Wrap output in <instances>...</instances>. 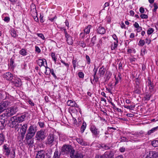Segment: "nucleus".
I'll use <instances>...</instances> for the list:
<instances>
[{
    "label": "nucleus",
    "mask_w": 158,
    "mask_h": 158,
    "mask_svg": "<svg viewBox=\"0 0 158 158\" xmlns=\"http://www.w3.org/2000/svg\"><path fill=\"white\" fill-rule=\"evenodd\" d=\"M26 116V114H24L20 116H14L11 117L10 121V127L13 128L16 127L18 126H22V124H19L18 123H21L24 121Z\"/></svg>",
    "instance_id": "obj_1"
},
{
    "label": "nucleus",
    "mask_w": 158,
    "mask_h": 158,
    "mask_svg": "<svg viewBox=\"0 0 158 158\" xmlns=\"http://www.w3.org/2000/svg\"><path fill=\"white\" fill-rule=\"evenodd\" d=\"M73 152H75V151L71 145H64L61 148L60 153L62 155H67L69 153L70 155Z\"/></svg>",
    "instance_id": "obj_2"
},
{
    "label": "nucleus",
    "mask_w": 158,
    "mask_h": 158,
    "mask_svg": "<svg viewBox=\"0 0 158 158\" xmlns=\"http://www.w3.org/2000/svg\"><path fill=\"white\" fill-rule=\"evenodd\" d=\"M37 131L36 127L34 125H31L27 130L26 135V138L28 139L32 138L35 135Z\"/></svg>",
    "instance_id": "obj_3"
},
{
    "label": "nucleus",
    "mask_w": 158,
    "mask_h": 158,
    "mask_svg": "<svg viewBox=\"0 0 158 158\" xmlns=\"http://www.w3.org/2000/svg\"><path fill=\"white\" fill-rule=\"evenodd\" d=\"M47 143L50 147H52L54 144H56V146L57 142L55 138V135L53 134H50L48 136Z\"/></svg>",
    "instance_id": "obj_4"
},
{
    "label": "nucleus",
    "mask_w": 158,
    "mask_h": 158,
    "mask_svg": "<svg viewBox=\"0 0 158 158\" xmlns=\"http://www.w3.org/2000/svg\"><path fill=\"white\" fill-rule=\"evenodd\" d=\"M114 156V153L110 151H106L102 155H97L95 156L98 158H113Z\"/></svg>",
    "instance_id": "obj_5"
},
{
    "label": "nucleus",
    "mask_w": 158,
    "mask_h": 158,
    "mask_svg": "<svg viewBox=\"0 0 158 158\" xmlns=\"http://www.w3.org/2000/svg\"><path fill=\"white\" fill-rule=\"evenodd\" d=\"M46 137V133L43 131H40L37 132L35 136L37 140L40 141L43 140Z\"/></svg>",
    "instance_id": "obj_6"
},
{
    "label": "nucleus",
    "mask_w": 158,
    "mask_h": 158,
    "mask_svg": "<svg viewBox=\"0 0 158 158\" xmlns=\"http://www.w3.org/2000/svg\"><path fill=\"white\" fill-rule=\"evenodd\" d=\"M18 111L16 107H11L6 112L7 114V116L11 117L16 113Z\"/></svg>",
    "instance_id": "obj_7"
},
{
    "label": "nucleus",
    "mask_w": 158,
    "mask_h": 158,
    "mask_svg": "<svg viewBox=\"0 0 158 158\" xmlns=\"http://www.w3.org/2000/svg\"><path fill=\"white\" fill-rule=\"evenodd\" d=\"M2 151L4 155L8 156L10 153V149L9 146L7 144H5L3 146Z\"/></svg>",
    "instance_id": "obj_8"
},
{
    "label": "nucleus",
    "mask_w": 158,
    "mask_h": 158,
    "mask_svg": "<svg viewBox=\"0 0 158 158\" xmlns=\"http://www.w3.org/2000/svg\"><path fill=\"white\" fill-rule=\"evenodd\" d=\"M27 128V123L24 124L22 126L20 130L22 131L21 133V137L23 139L25 136Z\"/></svg>",
    "instance_id": "obj_9"
},
{
    "label": "nucleus",
    "mask_w": 158,
    "mask_h": 158,
    "mask_svg": "<svg viewBox=\"0 0 158 158\" xmlns=\"http://www.w3.org/2000/svg\"><path fill=\"white\" fill-rule=\"evenodd\" d=\"M90 130L93 135L95 136H97L99 134V131L95 126H91Z\"/></svg>",
    "instance_id": "obj_10"
},
{
    "label": "nucleus",
    "mask_w": 158,
    "mask_h": 158,
    "mask_svg": "<svg viewBox=\"0 0 158 158\" xmlns=\"http://www.w3.org/2000/svg\"><path fill=\"white\" fill-rule=\"evenodd\" d=\"M13 84L16 86L18 87L20 86L21 85V80L19 78L15 77L11 81Z\"/></svg>",
    "instance_id": "obj_11"
},
{
    "label": "nucleus",
    "mask_w": 158,
    "mask_h": 158,
    "mask_svg": "<svg viewBox=\"0 0 158 158\" xmlns=\"http://www.w3.org/2000/svg\"><path fill=\"white\" fill-rule=\"evenodd\" d=\"M36 158H50L48 156H45L44 151L43 150H41L38 151L36 155Z\"/></svg>",
    "instance_id": "obj_12"
},
{
    "label": "nucleus",
    "mask_w": 158,
    "mask_h": 158,
    "mask_svg": "<svg viewBox=\"0 0 158 158\" xmlns=\"http://www.w3.org/2000/svg\"><path fill=\"white\" fill-rule=\"evenodd\" d=\"M71 158H83V154L81 153L73 152L70 154Z\"/></svg>",
    "instance_id": "obj_13"
},
{
    "label": "nucleus",
    "mask_w": 158,
    "mask_h": 158,
    "mask_svg": "<svg viewBox=\"0 0 158 158\" xmlns=\"http://www.w3.org/2000/svg\"><path fill=\"white\" fill-rule=\"evenodd\" d=\"M3 78L6 79L11 81L13 78V75L10 72H6L3 75Z\"/></svg>",
    "instance_id": "obj_14"
},
{
    "label": "nucleus",
    "mask_w": 158,
    "mask_h": 158,
    "mask_svg": "<svg viewBox=\"0 0 158 158\" xmlns=\"http://www.w3.org/2000/svg\"><path fill=\"white\" fill-rule=\"evenodd\" d=\"M67 104L68 106L71 107H75L79 108V106L74 101L72 100H68L67 102Z\"/></svg>",
    "instance_id": "obj_15"
},
{
    "label": "nucleus",
    "mask_w": 158,
    "mask_h": 158,
    "mask_svg": "<svg viewBox=\"0 0 158 158\" xmlns=\"http://www.w3.org/2000/svg\"><path fill=\"white\" fill-rule=\"evenodd\" d=\"M147 82L148 85L149 86V89L151 92H152L153 91L154 87L153 83L152 81L150 78H148Z\"/></svg>",
    "instance_id": "obj_16"
},
{
    "label": "nucleus",
    "mask_w": 158,
    "mask_h": 158,
    "mask_svg": "<svg viewBox=\"0 0 158 158\" xmlns=\"http://www.w3.org/2000/svg\"><path fill=\"white\" fill-rule=\"evenodd\" d=\"M25 139L28 145L29 146V147H32L34 145V139H33L30 138L28 139L26 138V136L25 137Z\"/></svg>",
    "instance_id": "obj_17"
},
{
    "label": "nucleus",
    "mask_w": 158,
    "mask_h": 158,
    "mask_svg": "<svg viewBox=\"0 0 158 158\" xmlns=\"http://www.w3.org/2000/svg\"><path fill=\"white\" fill-rule=\"evenodd\" d=\"M77 142L80 145L83 146H86L88 145L87 142L83 140L81 138H77L76 139Z\"/></svg>",
    "instance_id": "obj_18"
},
{
    "label": "nucleus",
    "mask_w": 158,
    "mask_h": 158,
    "mask_svg": "<svg viewBox=\"0 0 158 158\" xmlns=\"http://www.w3.org/2000/svg\"><path fill=\"white\" fill-rule=\"evenodd\" d=\"M92 26L90 25H88L86 27L85 29L84 30V33H81V35H83L82 36V38H83L85 36L84 34L85 33L86 34H88L89 32L90 29L91 28Z\"/></svg>",
    "instance_id": "obj_19"
},
{
    "label": "nucleus",
    "mask_w": 158,
    "mask_h": 158,
    "mask_svg": "<svg viewBox=\"0 0 158 158\" xmlns=\"http://www.w3.org/2000/svg\"><path fill=\"white\" fill-rule=\"evenodd\" d=\"M97 31L98 33L101 34H104L106 32L105 28L101 26L97 27Z\"/></svg>",
    "instance_id": "obj_20"
},
{
    "label": "nucleus",
    "mask_w": 158,
    "mask_h": 158,
    "mask_svg": "<svg viewBox=\"0 0 158 158\" xmlns=\"http://www.w3.org/2000/svg\"><path fill=\"white\" fill-rule=\"evenodd\" d=\"M65 37L66 39L67 43L69 45H72L73 44V40L72 39V37L69 34L68 35V36L66 35Z\"/></svg>",
    "instance_id": "obj_21"
},
{
    "label": "nucleus",
    "mask_w": 158,
    "mask_h": 158,
    "mask_svg": "<svg viewBox=\"0 0 158 158\" xmlns=\"http://www.w3.org/2000/svg\"><path fill=\"white\" fill-rule=\"evenodd\" d=\"M46 62V63L47 64V61L46 60L44 59H39L37 61V64L40 66H42L44 65V62Z\"/></svg>",
    "instance_id": "obj_22"
},
{
    "label": "nucleus",
    "mask_w": 158,
    "mask_h": 158,
    "mask_svg": "<svg viewBox=\"0 0 158 158\" xmlns=\"http://www.w3.org/2000/svg\"><path fill=\"white\" fill-rule=\"evenodd\" d=\"M132 135H133V136L131 137V139L133 140V138L134 137H141L143 136V133L142 132H139V133H135L134 134H132Z\"/></svg>",
    "instance_id": "obj_23"
},
{
    "label": "nucleus",
    "mask_w": 158,
    "mask_h": 158,
    "mask_svg": "<svg viewBox=\"0 0 158 158\" xmlns=\"http://www.w3.org/2000/svg\"><path fill=\"white\" fill-rule=\"evenodd\" d=\"M5 140V135L2 133H0V145L2 144Z\"/></svg>",
    "instance_id": "obj_24"
},
{
    "label": "nucleus",
    "mask_w": 158,
    "mask_h": 158,
    "mask_svg": "<svg viewBox=\"0 0 158 158\" xmlns=\"http://www.w3.org/2000/svg\"><path fill=\"white\" fill-rule=\"evenodd\" d=\"M10 104V102L8 101H3L0 103V104L2 105V106L6 109V108L9 106Z\"/></svg>",
    "instance_id": "obj_25"
},
{
    "label": "nucleus",
    "mask_w": 158,
    "mask_h": 158,
    "mask_svg": "<svg viewBox=\"0 0 158 158\" xmlns=\"http://www.w3.org/2000/svg\"><path fill=\"white\" fill-rule=\"evenodd\" d=\"M106 69L103 66H102V67L100 68L98 72L100 75V77L103 76L105 72Z\"/></svg>",
    "instance_id": "obj_26"
},
{
    "label": "nucleus",
    "mask_w": 158,
    "mask_h": 158,
    "mask_svg": "<svg viewBox=\"0 0 158 158\" xmlns=\"http://www.w3.org/2000/svg\"><path fill=\"white\" fill-rule=\"evenodd\" d=\"M97 70L98 69H95V67L94 68V69L93 70V71L94 72V73L93 75L94 79L93 81H95V82H97L98 79V77H97L96 76V75L97 73Z\"/></svg>",
    "instance_id": "obj_27"
},
{
    "label": "nucleus",
    "mask_w": 158,
    "mask_h": 158,
    "mask_svg": "<svg viewBox=\"0 0 158 158\" xmlns=\"http://www.w3.org/2000/svg\"><path fill=\"white\" fill-rule=\"evenodd\" d=\"M7 116V114L6 112L2 114L0 116V120H4L6 121L7 118L9 117Z\"/></svg>",
    "instance_id": "obj_28"
},
{
    "label": "nucleus",
    "mask_w": 158,
    "mask_h": 158,
    "mask_svg": "<svg viewBox=\"0 0 158 158\" xmlns=\"http://www.w3.org/2000/svg\"><path fill=\"white\" fill-rule=\"evenodd\" d=\"M158 128V127H156L152 128V129H151V130H150L149 131H148L147 133V134L148 135H150L151 134L157 131V130Z\"/></svg>",
    "instance_id": "obj_29"
},
{
    "label": "nucleus",
    "mask_w": 158,
    "mask_h": 158,
    "mask_svg": "<svg viewBox=\"0 0 158 158\" xmlns=\"http://www.w3.org/2000/svg\"><path fill=\"white\" fill-rule=\"evenodd\" d=\"M86 123L85 121L83 122L81 127V131L82 133H83L84 131L86 129Z\"/></svg>",
    "instance_id": "obj_30"
},
{
    "label": "nucleus",
    "mask_w": 158,
    "mask_h": 158,
    "mask_svg": "<svg viewBox=\"0 0 158 158\" xmlns=\"http://www.w3.org/2000/svg\"><path fill=\"white\" fill-rule=\"evenodd\" d=\"M6 93L5 92H0V101L2 99H4L6 98Z\"/></svg>",
    "instance_id": "obj_31"
},
{
    "label": "nucleus",
    "mask_w": 158,
    "mask_h": 158,
    "mask_svg": "<svg viewBox=\"0 0 158 158\" xmlns=\"http://www.w3.org/2000/svg\"><path fill=\"white\" fill-rule=\"evenodd\" d=\"M118 42H117V41L114 42V44H112L111 45V48L112 50L115 49L117 47Z\"/></svg>",
    "instance_id": "obj_32"
},
{
    "label": "nucleus",
    "mask_w": 158,
    "mask_h": 158,
    "mask_svg": "<svg viewBox=\"0 0 158 158\" xmlns=\"http://www.w3.org/2000/svg\"><path fill=\"white\" fill-rule=\"evenodd\" d=\"M151 144L154 147H158V140H155L153 141L152 142Z\"/></svg>",
    "instance_id": "obj_33"
},
{
    "label": "nucleus",
    "mask_w": 158,
    "mask_h": 158,
    "mask_svg": "<svg viewBox=\"0 0 158 158\" xmlns=\"http://www.w3.org/2000/svg\"><path fill=\"white\" fill-rule=\"evenodd\" d=\"M5 122L6 120H0V125H1L0 126V129H3L4 128V127H5Z\"/></svg>",
    "instance_id": "obj_34"
},
{
    "label": "nucleus",
    "mask_w": 158,
    "mask_h": 158,
    "mask_svg": "<svg viewBox=\"0 0 158 158\" xmlns=\"http://www.w3.org/2000/svg\"><path fill=\"white\" fill-rule=\"evenodd\" d=\"M153 158L158 157V151H151Z\"/></svg>",
    "instance_id": "obj_35"
},
{
    "label": "nucleus",
    "mask_w": 158,
    "mask_h": 158,
    "mask_svg": "<svg viewBox=\"0 0 158 158\" xmlns=\"http://www.w3.org/2000/svg\"><path fill=\"white\" fill-rule=\"evenodd\" d=\"M19 53L23 56H26L27 55V51L24 49H22L19 52Z\"/></svg>",
    "instance_id": "obj_36"
},
{
    "label": "nucleus",
    "mask_w": 158,
    "mask_h": 158,
    "mask_svg": "<svg viewBox=\"0 0 158 158\" xmlns=\"http://www.w3.org/2000/svg\"><path fill=\"white\" fill-rule=\"evenodd\" d=\"M11 34L12 36L14 37H15L17 36L16 31L14 29L11 31Z\"/></svg>",
    "instance_id": "obj_37"
},
{
    "label": "nucleus",
    "mask_w": 158,
    "mask_h": 158,
    "mask_svg": "<svg viewBox=\"0 0 158 158\" xmlns=\"http://www.w3.org/2000/svg\"><path fill=\"white\" fill-rule=\"evenodd\" d=\"M96 40V35H94L93 38L91 39V42L92 43V46H93L95 43V41Z\"/></svg>",
    "instance_id": "obj_38"
},
{
    "label": "nucleus",
    "mask_w": 158,
    "mask_h": 158,
    "mask_svg": "<svg viewBox=\"0 0 158 158\" xmlns=\"http://www.w3.org/2000/svg\"><path fill=\"white\" fill-rule=\"evenodd\" d=\"M51 56L52 57V59L55 61V63H56L57 60V58L55 56V54L54 52H52L51 53Z\"/></svg>",
    "instance_id": "obj_39"
},
{
    "label": "nucleus",
    "mask_w": 158,
    "mask_h": 158,
    "mask_svg": "<svg viewBox=\"0 0 158 158\" xmlns=\"http://www.w3.org/2000/svg\"><path fill=\"white\" fill-rule=\"evenodd\" d=\"M154 31V30L153 28L150 27L147 31V33L148 35L152 34Z\"/></svg>",
    "instance_id": "obj_40"
},
{
    "label": "nucleus",
    "mask_w": 158,
    "mask_h": 158,
    "mask_svg": "<svg viewBox=\"0 0 158 158\" xmlns=\"http://www.w3.org/2000/svg\"><path fill=\"white\" fill-rule=\"evenodd\" d=\"M145 158H153L151 151H150L149 153L147 154Z\"/></svg>",
    "instance_id": "obj_41"
},
{
    "label": "nucleus",
    "mask_w": 158,
    "mask_h": 158,
    "mask_svg": "<svg viewBox=\"0 0 158 158\" xmlns=\"http://www.w3.org/2000/svg\"><path fill=\"white\" fill-rule=\"evenodd\" d=\"M60 155V154L59 155L57 149L54 152L53 158H59Z\"/></svg>",
    "instance_id": "obj_42"
},
{
    "label": "nucleus",
    "mask_w": 158,
    "mask_h": 158,
    "mask_svg": "<svg viewBox=\"0 0 158 158\" xmlns=\"http://www.w3.org/2000/svg\"><path fill=\"white\" fill-rule=\"evenodd\" d=\"M101 147L102 148L106 150H108L110 148V147L109 146L105 144H102L101 146Z\"/></svg>",
    "instance_id": "obj_43"
},
{
    "label": "nucleus",
    "mask_w": 158,
    "mask_h": 158,
    "mask_svg": "<svg viewBox=\"0 0 158 158\" xmlns=\"http://www.w3.org/2000/svg\"><path fill=\"white\" fill-rule=\"evenodd\" d=\"M135 92L136 94H139L140 91L139 89V86H136L135 89Z\"/></svg>",
    "instance_id": "obj_44"
},
{
    "label": "nucleus",
    "mask_w": 158,
    "mask_h": 158,
    "mask_svg": "<svg viewBox=\"0 0 158 158\" xmlns=\"http://www.w3.org/2000/svg\"><path fill=\"white\" fill-rule=\"evenodd\" d=\"M153 6L154 7V9H153V11L154 12H156L158 8L157 4L156 3H154Z\"/></svg>",
    "instance_id": "obj_45"
},
{
    "label": "nucleus",
    "mask_w": 158,
    "mask_h": 158,
    "mask_svg": "<svg viewBox=\"0 0 158 158\" xmlns=\"http://www.w3.org/2000/svg\"><path fill=\"white\" fill-rule=\"evenodd\" d=\"M120 139L121 140L120 141L121 142H127L128 141V139L124 137H121Z\"/></svg>",
    "instance_id": "obj_46"
},
{
    "label": "nucleus",
    "mask_w": 158,
    "mask_h": 158,
    "mask_svg": "<svg viewBox=\"0 0 158 158\" xmlns=\"http://www.w3.org/2000/svg\"><path fill=\"white\" fill-rule=\"evenodd\" d=\"M145 42L144 40H140L139 43V45L141 46H143L145 44Z\"/></svg>",
    "instance_id": "obj_47"
},
{
    "label": "nucleus",
    "mask_w": 158,
    "mask_h": 158,
    "mask_svg": "<svg viewBox=\"0 0 158 158\" xmlns=\"http://www.w3.org/2000/svg\"><path fill=\"white\" fill-rule=\"evenodd\" d=\"M146 53H147V52L145 48H143L141 50V55L142 56H143Z\"/></svg>",
    "instance_id": "obj_48"
},
{
    "label": "nucleus",
    "mask_w": 158,
    "mask_h": 158,
    "mask_svg": "<svg viewBox=\"0 0 158 158\" xmlns=\"http://www.w3.org/2000/svg\"><path fill=\"white\" fill-rule=\"evenodd\" d=\"M78 75L79 77L80 78H83L84 77V74L83 73L81 72H80L78 73Z\"/></svg>",
    "instance_id": "obj_49"
},
{
    "label": "nucleus",
    "mask_w": 158,
    "mask_h": 158,
    "mask_svg": "<svg viewBox=\"0 0 158 158\" xmlns=\"http://www.w3.org/2000/svg\"><path fill=\"white\" fill-rule=\"evenodd\" d=\"M85 58L87 64H89L90 63V60L89 57L88 55H86V56Z\"/></svg>",
    "instance_id": "obj_50"
},
{
    "label": "nucleus",
    "mask_w": 158,
    "mask_h": 158,
    "mask_svg": "<svg viewBox=\"0 0 158 158\" xmlns=\"http://www.w3.org/2000/svg\"><path fill=\"white\" fill-rule=\"evenodd\" d=\"M37 35L40 37L43 40L45 39V37L43 35L42 33H37Z\"/></svg>",
    "instance_id": "obj_51"
},
{
    "label": "nucleus",
    "mask_w": 158,
    "mask_h": 158,
    "mask_svg": "<svg viewBox=\"0 0 158 158\" xmlns=\"http://www.w3.org/2000/svg\"><path fill=\"white\" fill-rule=\"evenodd\" d=\"M140 17L142 19H147L148 18V15H147L144 14H141L140 15Z\"/></svg>",
    "instance_id": "obj_52"
},
{
    "label": "nucleus",
    "mask_w": 158,
    "mask_h": 158,
    "mask_svg": "<svg viewBox=\"0 0 158 158\" xmlns=\"http://www.w3.org/2000/svg\"><path fill=\"white\" fill-rule=\"evenodd\" d=\"M50 70V72L51 73L52 75L55 78H56L57 77L54 73L53 69H51Z\"/></svg>",
    "instance_id": "obj_53"
},
{
    "label": "nucleus",
    "mask_w": 158,
    "mask_h": 158,
    "mask_svg": "<svg viewBox=\"0 0 158 158\" xmlns=\"http://www.w3.org/2000/svg\"><path fill=\"white\" fill-rule=\"evenodd\" d=\"M77 61L75 60H73L72 61V63L73 65V67L74 69L75 70L76 67V63Z\"/></svg>",
    "instance_id": "obj_54"
},
{
    "label": "nucleus",
    "mask_w": 158,
    "mask_h": 158,
    "mask_svg": "<svg viewBox=\"0 0 158 158\" xmlns=\"http://www.w3.org/2000/svg\"><path fill=\"white\" fill-rule=\"evenodd\" d=\"M6 109L4 108L2 106V105L0 104V114L2 112Z\"/></svg>",
    "instance_id": "obj_55"
},
{
    "label": "nucleus",
    "mask_w": 158,
    "mask_h": 158,
    "mask_svg": "<svg viewBox=\"0 0 158 158\" xmlns=\"http://www.w3.org/2000/svg\"><path fill=\"white\" fill-rule=\"evenodd\" d=\"M38 124L40 126V127L41 128H42V127H44V123H43V122H38Z\"/></svg>",
    "instance_id": "obj_56"
},
{
    "label": "nucleus",
    "mask_w": 158,
    "mask_h": 158,
    "mask_svg": "<svg viewBox=\"0 0 158 158\" xmlns=\"http://www.w3.org/2000/svg\"><path fill=\"white\" fill-rule=\"evenodd\" d=\"M10 20V18L8 17H6L4 19V20L7 23Z\"/></svg>",
    "instance_id": "obj_57"
},
{
    "label": "nucleus",
    "mask_w": 158,
    "mask_h": 158,
    "mask_svg": "<svg viewBox=\"0 0 158 158\" xmlns=\"http://www.w3.org/2000/svg\"><path fill=\"white\" fill-rule=\"evenodd\" d=\"M112 37L114 40L118 42V38L115 34H114L113 35H112Z\"/></svg>",
    "instance_id": "obj_58"
},
{
    "label": "nucleus",
    "mask_w": 158,
    "mask_h": 158,
    "mask_svg": "<svg viewBox=\"0 0 158 158\" xmlns=\"http://www.w3.org/2000/svg\"><path fill=\"white\" fill-rule=\"evenodd\" d=\"M35 51L38 52V53H39L40 52L41 50L38 47L35 46Z\"/></svg>",
    "instance_id": "obj_59"
},
{
    "label": "nucleus",
    "mask_w": 158,
    "mask_h": 158,
    "mask_svg": "<svg viewBox=\"0 0 158 158\" xmlns=\"http://www.w3.org/2000/svg\"><path fill=\"white\" fill-rule=\"evenodd\" d=\"M14 63V61H13L11 59L10 60V66H11V67L12 68H14V65H13Z\"/></svg>",
    "instance_id": "obj_60"
},
{
    "label": "nucleus",
    "mask_w": 158,
    "mask_h": 158,
    "mask_svg": "<svg viewBox=\"0 0 158 158\" xmlns=\"http://www.w3.org/2000/svg\"><path fill=\"white\" fill-rule=\"evenodd\" d=\"M61 62L67 68H68L69 66V64L68 63H65L63 60H61Z\"/></svg>",
    "instance_id": "obj_61"
},
{
    "label": "nucleus",
    "mask_w": 158,
    "mask_h": 158,
    "mask_svg": "<svg viewBox=\"0 0 158 158\" xmlns=\"http://www.w3.org/2000/svg\"><path fill=\"white\" fill-rule=\"evenodd\" d=\"M139 11L142 14L144 12V8L142 7H140L139 9Z\"/></svg>",
    "instance_id": "obj_62"
},
{
    "label": "nucleus",
    "mask_w": 158,
    "mask_h": 158,
    "mask_svg": "<svg viewBox=\"0 0 158 158\" xmlns=\"http://www.w3.org/2000/svg\"><path fill=\"white\" fill-rule=\"evenodd\" d=\"M151 40L149 38H147L146 39V43L149 44H150Z\"/></svg>",
    "instance_id": "obj_63"
},
{
    "label": "nucleus",
    "mask_w": 158,
    "mask_h": 158,
    "mask_svg": "<svg viewBox=\"0 0 158 158\" xmlns=\"http://www.w3.org/2000/svg\"><path fill=\"white\" fill-rule=\"evenodd\" d=\"M145 98L146 100H149L150 98V95L149 94H146Z\"/></svg>",
    "instance_id": "obj_64"
}]
</instances>
